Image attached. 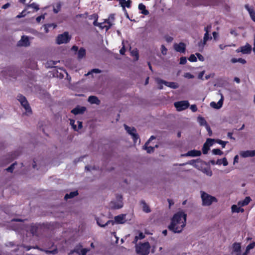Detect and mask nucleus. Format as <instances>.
I'll use <instances>...</instances> for the list:
<instances>
[{
    "mask_svg": "<svg viewBox=\"0 0 255 255\" xmlns=\"http://www.w3.org/2000/svg\"><path fill=\"white\" fill-rule=\"evenodd\" d=\"M37 227L34 226H31L30 228V232L33 235H36L37 233Z\"/></svg>",
    "mask_w": 255,
    "mask_h": 255,
    "instance_id": "nucleus-43",
    "label": "nucleus"
},
{
    "mask_svg": "<svg viewBox=\"0 0 255 255\" xmlns=\"http://www.w3.org/2000/svg\"><path fill=\"white\" fill-rule=\"evenodd\" d=\"M174 49L180 53H185L186 51V45L183 42H180L179 43H175L174 44Z\"/></svg>",
    "mask_w": 255,
    "mask_h": 255,
    "instance_id": "nucleus-9",
    "label": "nucleus"
},
{
    "mask_svg": "<svg viewBox=\"0 0 255 255\" xmlns=\"http://www.w3.org/2000/svg\"><path fill=\"white\" fill-rule=\"evenodd\" d=\"M238 61L239 62H240L243 64L246 63V60H245L244 59H243V58H239L238 59Z\"/></svg>",
    "mask_w": 255,
    "mask_h": 255,
    "instance_id": "nucleus-63",
    "label": "nucleus"
},
{
    "mask_svg": "<svg viewBox=\"0 0 255 255\" xmlns=\"http://www.w3.org/2000/svg\"><path fill=\"white\" fill-rule=\"evenodd\" d=\"M90 251L89 249L86 248L82 249L81 248L80 250V255H86L87 253Z\"/></svg>",
    "mask_w": 255,
    "mask_h": 255,
    "instance_id": "nucleus-45",
    "label": "nucleus"
},
{
    "mask_svg": "<svg viewBox=\"0 0 255 255\" xmlns=\"http://www.w3.org/2000/svg\"><path fill=\"white\" fill-rule=\"evenodd\" d=\"M101 72V70L99 69H93L91 70V72H89L88 73V75L90 74L91 73H100Z\"/></svg>",
    "mask_w": 255,
    "mask_h": 255,
    "instance_id": "nucleus-51",
    "label": "nucleus"
},
{
    "mask_svg": "<svg viewBox=\"0 0 255 255\" xmlns=\"http://www.w3.org/2000/svg\"><path fill=\"white\" fill-rule=\"evenodd\" d=\"M196 55L198 57V59L201 61H204V57L199 53H196Z\"/></svg>",
    "mask_w": 255,
    "mask_h": 255,
    "instance_id": "nucleus-55",
    "label": "nucleus"
},
{
    "mask_svg": "<svg viewBox=\"0 0 255 255\" xmlns=\"http://www.w3.org/2000/svg\"><path fill=\"white\" fill-rule=\"evenodd\" d=\"M188 60L190 62H196L197 57L195 56L194 54H191L188 58Z\"/></svg>",
    "mask_w": 255,
    "mask_h": 255,
    "instance_id": "nucleus-47",
    "label": "nucleus"
},
{
    "mask_svg": "<svg viewBox=\"0 0 255 255\" xmlns=\"http://www.w3.org/2000/svg\"><path fill=\"white\" fill-rule=\"evenodd\" d=\"M86 108L85 107H79L77 106L71 110V113L77 115L78 114H82L86 111Z\"/></svg>",
    "mask_w": 255,
    "mask_h": 255,
    "instance_id": "nucleus-17",
    "label": "nucleus"
},
{
    "mask_svg": "<svg viewBox=\"0 0 255 255\" xmlns=\"http://www.w3.org/2000/svg\"><path fill=\"white\" fill-rule=\"evenodd\" d=\"M161 53L163 54V55H166V53H167V49L165 47L164 45H161Z\"/></svg>",
    "mask_w": 255,
    "mask_h": 255,
    "instance_id": "nucleus-54",
    "label": "nucleus"
},
{
    "mask_svg": "<svg viewBox=\"0 0 255 255\" xmlns=\"http://www.w3.org/2000/svg\"><path fill=\"white\" fill-rule=\"evenodd\" d=\"M164 38L167 42H171L173 40V37L169 35H165Z\"/></svg>",
    "mask_w": 255,
    "mask_h": 255,
    "instance_id": "nucleus-53",
    "label": "nucleus"
},
{
    "mask_svg": "<svg viewBox=\"0 0 255 255\" xmlns=\"http://www.w3.org/2000/svg\"><path fill=\"white\" fill-rule=\"evenodd\" d=\"M211 27H212L211 25L209 24L207 26L205 27V28H204V30L205 31V33L204 34V36L203 37V42H204V44H206L207 41L209 39H212V37L211 36L210 37L209 34V31H210V29H211Z\"/></svg>",
    "mask_w": 255,
    "mask_h": 255,
    "instance_id": "nucleus-12",
    "label": "nucleus"
},
{
    "mask_svg": "<svg viewBox=\"0 0 255 255\" xmlns=\"http://www.w3.org/2000/svg\"><path fill=\"white\" fill-rule=\"evenodd\" d=\"M86 55V50L84 48H80L78 52V57L82 59Z\"/></svg>",
    "mask_w": 255,
    "mask_h": 255,
    "instance_id": "nucleus-27",
    "label": "nucleus"
},
{
    "mask_svg": "<svg viewBox=\"0 0 255 255\" xmlns=\"http://www.w3.org/2000/svg\"><path fill=\"white\" fill-rule=\"evenodd\" d=\"M246 7L248 9L252 19L255 22V11L252 9L249 8L248 5H246Z\"/></svg>",
    "mask_w": 255,
    "mask_h": 255,
    "instance_id": "nucleus-30",
    "label": "nucleus"
},
{
    "mask_svg": "<svg viewBox=\"0 0 255 255\" xmlns=\"http://www.w3.org/2000/svg\"><path fill=\"white\" fill-rule=\"evenodd\" d=\"M16 164L15 163H13L11 164L9 167H8L6 169V171L12 173L13 172V170L14 169V165Z\"/></svg>",
    "mask_w": 255,
    "mask_h": 255,
    "instance_id": "nucleus-48",
    "label": "nucleus"
},
{
    "mask_svg": "<svg viewBox=\"0 0 255 255\" xmlns=\"http://www.w3.org/2000/svg\"><path fill=\"white\" fill-rule=\"evenodd\" d=\"M75 120L73 119L70 120V124L71 125L73 129L75 131H78V129L76 125H75Z\"/></svg>",
    "mask_w": 255,
    "mask_h": 255,
    "instance_id": "nucleus-44",
    "label": "nucleus"
},
{
    "mask_svg": "<svg viewBox=\"0 0 255 255\" xmlns=\"http://www.w3.org/2000/svg\"><path fill=\"white\" fill-rule=\"evenodd\" d=\"M242 157H253L255 156V150L243 151L240 152Z\"/></svg>",
    "mask_w": 255,
    "mask_h": 255,
    "instance_id": "nucleus-16",
    "label": "nucleus"
},
{
    "mask_svg": "<svg viewBox=\"0 0 255 255\" xmlns=\"http://www.w3.org/2000/svg\"><path fill=\"white\" fill-rule=\"evenodd\" d=\"M206 129L208 132V134L209 136H211L212 135V130L210 127V126L208 125H206Z\"/></svg>",
    "mask_w": 255,
    "mask_h": 255,
    "instance_id": "nucleus-57",
    "label": "nucleus"
},
{
    "mask_svg": "<svg viewBox=\"0 0 255 255\" xmlns=\"http://www.w3.org/2000/svg\"><path fill=\"white\" fill-rule=\"evenodd\" d=\"M59 62V61L49 60L47 61L46 65L48 67H55L54 65Z\"/></svg>",
    "mask_w": 255,
    "mask_h": 255,
    "instance_id": "nucleus-35",
    "label": "nucleus"
},
{
    "mask_svg": "<svg viewBox=\"0 0 255 255\" xmlns=\"http://www.w3.org/2000/svg\"><path fill=\"white\" fill-rule=\"evenodd\" d=\"M144 149L146 150L147 153H151L153 152L154 150V147L151 146H148V144H146V143H145L144 145Z\"/></svg>",
    "mask_w": 255,
    "mask_h": 255,
    "instance_id": "nucleus-33",
    "label": "nucleus"
},
{
    "mask_svg": "<svg viewBox=\"0 0 255 255\" xmlns=\"http://www.w3.org/2000/svg\"><path fill=\"white\" fill-rule=\"evenodd\" d=\"M190 109L193 112H196L197 111V107L196 105H192L190 107Z\"/></svg>",
    "mask_w": 255,
    "mask_h": 255,
    "instance_id": "nucleus-58",
    "label": "nucleus"
},
{
    "mask_svg": "<svg viewBox=\"0 0 255 255\" xmlns=\"http://www.w3.org/2000/svg\"><path fill=\"white\" fill-rule=\"evenodd\" d=\"M186 62H187V59H186V58L185 57H181L180 58V62H179V63L180 64L184 65V64H186Z\"/></svg>",
    "mask_w": 255,
    "mask_h": 255,
    "instance_id": "nucleus-49",
    "label": "nucleus"
},
{
    "mask_svg": "<svg viewBox=\"0 0 255 255\" xmlns=\"http://www.w3.org/2000/svg\"><path fill=\"white\" fill-rule=\"evenodd\" d=\"M198 121L201 126L205 125L206 126V125H208L207 123V122L206 121L205 119L203 117H199Z\"/></svg>",
    "mask_w": 255,
    "mask_h": 255,
    "instance_id": "nucleus-41",
    "label": "nucleus"
},
{
    "mask_svg": "<svg viewBox=\"0 0 255 255\" xmlns=\"http://www.w3.org/2000/svg\"><path fill=\"white\" fill-rule=\"evenodd\" d=\"M223 104V96L221 95V98L219 100L217 103H216L215 102H212L210 103V105L212 107L216 109H220Z\"/></svg>",
    "mask_w": 255,
    "mask_h": 255,
    "instance_id": "nucleus-18",
    "label": "nucleus"
},
{
    "mask_svg": "<svg viewBox=\"0 0 255 255\" xmlns=\"http://www.w3.org/2000/svg\"><path fill=\"white\" fill-rule=\"evenodd\" d=\"M126 52V49L125 46H123V47L120 49V53L122 55L125 54Z\"/></svg>",
    "mask_w": 255,
    "mask_h": 255,
    "instance_id": "nucleus-61",
    "label": "nucleus"
},
{
    "mask_svg": "<svg viewBox=\"0 0 255 255\" xmlns=\"http://www.w3.org/2000/svg\"><path fill=\"white\" fill-rule=\"evenodd\" d=\"M131 54H132V56H134L135 57L136 60H137L138 59L139 55H138V51L137 50H135V51L133 50L131 52Z\"/></svg>",
    "mask_w": 255,
    "mask_h": 255,
    "instance_id": "nucleus-50",
    "label": "nucleus"
},
{
    "mask_svg": "<svg viewBox=\"0 0 255 255\" xmlns=\"http://www.w3.org/2000/svg\"><path fill=\"white\" fill-rule=\"evenodd\" d=\"M71 39V36L69 34V32L65 31L62 34H59L56 37V43L58 44L68 43Z\"/></svg>",
    "mask_w": 255,
    "mask_h": 255,
    "instance_id": "nucleus-6",
    "label": "nucleus"
},
{
    "mask_svg": "<svg viewBox=\"0 0 255 255\" xmlns=\"http://www.w3.org/2000/svg\"><path fill=\"white\" fill-rule=\"evenodd\" d=\"M201 198L203 205L204 206H209L211 205L214 201H217L215 197H213L204 192H202Z\"/></svg>",
    "mask_w": 255,
    "mask_h": 255,
    "instance_id": "nucleus-7",
    "label": "nucleus"
},
{
    "mask_svg": "<svg viewBox=\"0 0 255 255\" xmlns=\"http://www.w3.org/2000/svg\"><path fill=\"white\" fill-rule=\"evenodd\" d=\"M97 223L101 227H105L106 226H108L110 223H112V225H114V222L113 220H108L105 224H104L101 220L98 219L97 220Z\"/></svg>",
    "mask_w": 255,
    "mask_h": 255,
    "instance_id": "nucleus-21",
    "label": "nucleus"
},
{
    "mask_svg": "<svg viewBox=\"0 0 255 255\" xmlns=\"http://www.w3.org/2000/svg\"><path fill=\"white\" fill-rule=\"evenodd\" d=\"M124 127L127 132L132 136L134 143H136L138 140L140 143V139L139 135L136 133V129L134 128H130L126 124L124 125Z\"/></svg>",
    "mask_w": 255,
    "mask_h": 255,
    "instance_id": "nucleus-4",
    "label": "nucleus"
},
{
    "mask_svg": "<svg viewBox=\"0 0 255 255\" xmlns=\"http://www.w3.org/2000/svg\"><path fill=\"white\" fill-rule=\"evenodd\" d=\"M17 99L20 102L21 106L25 109L26 114H31L32 110L25 97L19 94L17 96Z\"/></svg>",
    "mask_w": 255,
    "mask_h": 255,
    "instance_id": "nucleus-3",
    "label": "nucleus"
},
{
    "mask_svg": "<svg viewBox=\"0 0 255 255\" xmlns=\"http://www.w3.org/2000/svg\"><path fill=\"white\" fill-rule=\"evenodd\" d=\"M138 9L141 10V13L145 15H147L149 14V12L148 10L146 9L145 5L143 3H140L138 4Z\"/></svg>",
    "mask_w": 255,
    "mask_h": 255,
    "instance_id": "nucleus-20",
    "label": "nucleus"
},
{
    "mask_svg": "<svg viewBox=\"0 0 255 255\" xmlns=\"http://www.w3.org/2000/svg\"><path fill=\"white\" fill-rule=\"evenodd\" d=\"M137 237L139 240H141V239H143V238H144L145 236L142 233L140 232L138 236H137Z\"/></svg>",
    "mask_w": 255,
    "mask_h": 255,
    "instance_id": "nucleus-62",
    "label": "nucleus"
},
{
    "mask_svg": "<svg viewBox=\"0 0 255 255\" xmlns=\"http://www.w3.org/2000/svg\"><path fill=\"white\" fill-rule=\"evenodd\" d=\"M155 137L153 135H152L150 136V137L149 138V139L146 142V144H148L149 142L152 140L153 139H155Z\"/></svg>",
    "mask_w": 255,
    "mask_h": 255,
    "instance_id": "nucleus-64",
    "label": "nucleus"
},
{
    "mask_svg": "<svg viewBox=\"0 0 255 255\" xmlns=\"http://www.w3.org/2000/svg\"><path fill=\"white\" fill-rule=\"evenodd\" d=\"M236 51L237 52H241L243 54H250L252 51V46L247 43L245 46H241L240 49H238Z\"/></svg>",
    "mask_w": 255,
    "mask_h": 255,
    "instance_id": "nucleus-10",
    "label": "nucleus"
},
{
    "mask_svg": "<svg viewBox=\"0 0 255 255\" xmlns=\"http://www.w3.org/2000/svg\"><path fill=\"white\" fill-rule=\"evenodd\" d=\"M210 149V147L209 146V145L208 144H207V143H206L205 142L204 143V145H203V148H202V152L204 154H207L208 151Z\"/></svg>",
    "mask_w": 255,
    "mask_h": 255,
    "instance_id": "nucleus-37",
    "label": "nucleus"
},
{
    "mask_svg": "<svg viewBox=\"0 0 255 255\" xmlns=\"http://www.w3.org/2000/svg\"><path fill=\"white\" fill-rule=\"evenodd\" d=\"M156 81L157 84L159 85L158 88L160 90L163 89V86L162 85V84H164L167 87L174 89H177L179 87L178 84L176 82H167L159 78H157L156 79Z\"/></svg>",
    "mask_w": 255,
    "mask_h": 255,
    "instance_id": "nucleus-5",
    "label": "nucleus"
},
{
    "mask_svg": "<svg viewBox=\"0 0 255 255\" xmlns=\"http://www.w3.org/2000/svg\"><path fill=\"white\" fill-rule=\"evenodd\" d=\"M52 26H53V28H55L56 25L53 23L52 24H47L46 25H45V32H48V28H49V27H51Z\"/></svg>",
    "mask_w": 255,
    "mask_h": 255,
    "instance_id": "nucleus-52",
    "label": "nucleus"
},
{
    "mask_svg": "<svg viewBox=\"0 0 255 255\" xmlns=\"http://www.w3.org/2000/svg\"><path fill=\"white\" fill-rule=\"evenodd\" d=\"M83 246L81 244H79V245L75 246L74 249L72 250H71L70 253H69V255H72L74 254V253H77L78 255H80V250L81 248H82Z\"/></svg>",
    "mask_w": 255,
    "mask_h": 255,
    "instance_id": "nucleus-22",
    "label": "nucleus"
},
{
    "mask_svg": "<svg viewBox=\"0 0 255 255\" xmlns=\"http://www.w3.org/2000/svg\"><path fill=\"white\" fill-rule=\"evenodd\" d=\"M216 142L222 145V148H225L228 141H225L219 139H216Z\"/></svg>",
    "mask_w": 255,
    "mask_h": 255,
    "instance_id": "nucleus-38",
    "label": "nucleus"
},
{
    "mask_svg": "<svg viewBox=\"0 0 255 255\" xmlns=\"http://www.w3.org/2000/svg\"><path fill=\"white\" fill-rule=\"evenodd\" d=\"M212 153L215 155H222L223 154V151H222L219 148H215L213 149L212 150Z\"/></svg>",
    "mask_w": 255,
    "mask_h": 255,
    "instance_id": "nucleus-39",
    "label": "nucleus"
},
{
    "mask_svg": "<svg viewBox=\"0 0 255 255\" xmlns=\"http://www.w3.org/2000/svg\"><path fill=\"white\" fill-rule=\"evenodd\" d=\"M216 164L218 165H221L223 164L224 166H227L228 164V162L227 158L226 157H224L222 159H218L216 162Z\"/></svg>",
    "mask_w": 255,
    "mask_h": 255,
    "instance_id": "nucleus-29",
    "label": "nucleus"
},
{
    "mask_svg": "<svg viewBox=\"0 0 255 255\" xmlns=\"http://www.w3.org/2000/svg\"><path fill=\"white\" fill-rule=\"evenodd\" d=\"M140 204L142 205V210L144 212L148 213L151 212L149 207L147 205L145 201L141 200Z\"/></svg>",
    "mask_w": 255,
    "mask_h": 255,
    "instance_id": "nucleus-23",
    "label": "nucleus"
},
{
    "mask_svg": "<svg viewBox=\"0 0 255 255\" xmlns=\"http://www.w3.org/2000/svg\"><path fill=\"white\" fill-rule=\"evenodd\" d=\"M32 249H38V250H40L41 251H44L47 254H55L57 253V250L56 249H54L52 251H49V250H42L41 249H40L38 246H35L34 247H32Z\"/></svg>",
    "mask_w": 255,
    "mask_h": 255,
    "instance_id": "nucleus-25",
    "label": "nucleus"
},
{
    "mask_svg": "<svg viewBox=\"0 0 255 255\" xmlns=\"http://www.w3.org/2000/svg\"><path fill=\"white\" fill-rule=\"evenodd\" d=\"M17 45L22 46H28L30 45L29 38L27 36H22L21 39L18 42Z\"/></svg>",
    "mask_w": 255,
    "mask_h": 255,
    "instance_id": "nucleus-14",
    "label": "nucleus"
},
{
    "mask_svg": "<svg viewBox=\"0 0 255 255\" xmlns=\"http://www.w3.org/2000/svg\"><path fill=\"white\" fill-rule=\"evenodd\" d=\"M174 106L178 111L184 110L188 108L189 103L187 101H182L174 103Z\"/></svg>",
    "mask_w": 255,
    "mask_h": 255,
    "instance_id": "nucleus-8",
    "label": "nucleus"
},
{
    "mask_svg": "<svg viewBox=\"0 0 255 255\" xmlns=\"http://www.w3.org/2000/svg\"><path fill=\"white\" fill-rule=\"evenodd\" d=\"M13 70V71H14L13 68L12 67H9L8 68V72L9 73L8 74V76L9 77H12V78H16V75H14V74H13L12 73H11L12 72V71Z\"/></svg>",
    "mask_w": 255,
    "mask_h": 255,
    "instance_id": "nucleus-46",
    "label": "nucleus"
},
{
    "mask_svg": "<svg viewBox=\"0 0 255 255\" xmlns=\"http://www.w3.org/2000/svg\"><path fill=\"white\" fill-rule=\"evenodd\" d=\"M232 212L233 213H239L240 211L241 212H243L244 211V209H242L241 210V208L240 207H238L237 205H233L232 206Z\"/></svg>",
    "mask_w": 255,
    "mask_h": 255,
    "instance_id": "nucleus-32",
    "label": "nucleus"
},
{
    "mask_svg": "<svg viewBox=\"0 0 255 255\" xmlns=\"http://www.w3.org/2000/svg\"><path fill=\"white\" fill-rule=\"evenodd\" d=\"M251 199L250 197H246L245 199L239 202V205L242 206H245L249 204L250 202Z\"/></svg>",
    "mask_w": 255,
    "mask_h": 255,
    "instance_id": "nucleus-26",
    "label": "nucleus"
},
{
    "mask_svg": "<svg viewBox=\"0 0 255 255\" xmlns=\"http://www.w3.org/2000/svg\"><path fill=\"white\" fill-rule=\"evenodd\" d=\"M150 249V246L148 242L136 246V252L139 255H148Z\"/></svg>",
    "mask_w": 255,
    "mask_h": 255,
    "instance_id": "nucleus-2",
    "label": "nucleus"
},
{
    "mask_svg": "<svg viewBox=\"0 0 255 255\" xmlns=\"http://www.w3.org/2000/svg\"><path fill=\"white\" fill-rule=\"evenodd\" d=\"M230 33L232 35H234L235 36L238 35L237 31L235 29H232L230 30Z\"/></svg>",
    "mask_w": 255,
    "mask_h": 255,
    "instance_id": "nucleus-60",
    "label": "nucleus"
},
{
    "mask_svg": "<svg viewBox=\"0 0 255 255\" xmlns=\"http://www.w3.org/2000/svg\"><path fill=\"white\" fill-rule=\"evenodd\" d=\"M88 101L92 104H95L98 105H100L101 103L100 100L96 96H89Z\"/></svg>",
    "mask_w": 255,
    "mask_h": 255,
    "instance_id": "nucleus-19",
    "label": "nucleus"
},
{
    "mask_svg": "<svg viewBox=\"0 0 255 255\" xmlns=\"http://www.w3.org/2000/svg\"><path fill=\"white\" fill-rule=\"evenodd\" d=\"M201 155V152L200 150H191L190 151H188L186 153L183 154L182 156H199Z\"/></svg>",
    "mask_w": 255,
    "mask_h": 255,
    "instance_id": "nucleus-15",
    "label": "nucleus"
},
{
    "mask_svg": "<svg viewBox=\"0 0 255 255\" xmlns=\"http://www.w3.org/2000/svg\"><path fill=\"white\" fill-rule=\"evenodd\" d=\"M61 3L60 2H57L53 8V12L55 13H57L61 10Z\"/></svg>",
    "mask_w": 255,
    "mask_h": 255,
    "instance_id": "nucleus-31",
    "label": "nucleus"
},
{
    "mask_svg": "<svg viewBox=\"0 0 255 255\" xmlns=\"http://www.w3.org/2000/svg\"><path fill=\"white\" fill-rule=\"evenodd\" d=\"M28 7L34 8L35 10V11H37L39 9V5L34 2L28 4Z\"/></svg>",
    "mask_w": 255,
    "mask_h": 255,
    "instance_id": "nucleus-42",
    "label": "nucleus"
},
{
    "mask_svg": "<svg viewBox=\"0 0 255 255\" xmlns=\"http://www.w3.org/2000/svg\"><path fill=\"white\" fill-rule=\"evenodd\" d=\"M214 142H216L215 139L212 138H207L205 143H207V144H208L209 147H210L214 144Z\"/></svg>",
    "mask_w": 255,
    "mask_h": 255,
    "instance_id": "nucleus-40",
    "label": "nucleus"
},
{
    "mask_svg": "<svg viewBox=\"0 0 255 255\" xmlns=\"http://www.w3.org/2000/svg\"><path fill=\"white\" fill-rule=\"evenodd\" d=\"M241 244L239 243H235L233 244V249L235 252H240L241 251Z\"/></svg>",
    "mask_w": 255,
    "mask_h": 255,
    "instance_id": "nucleus-28",
    "label": "nucleus"
},
{
    "mask_svg": "<svg viewBox=\"0 0 255 255\" xmlns=\"http://www.w3.org/2000/svg\"><path fill=\"white\" fill-rule=\"evenodd\" d=\"M255 247V242H253L248 245L246 248V252L247 254L251 250Z\"/></svg>",
    "mask_w": 255,
    "mask_h": 255,
    "instance_id": "nucleus-36",
    "label": "nucleus"
},
{
    "mask_svg": "<svg viewBox=\"0 0 255 255\" xmlns=\"http://www.w3.org/2000/svg\"><path fill=\"white\" fill-rule=\"evenodd\" d=\"M187 215L183 211H179L174 215L171 219L168 229L174 233L182 232L186 224Z\"/></svg>",
    "mask_w": 255,
    "mask_h": 255,
    "instance_id": "nucleus-1",
    "label": "nucleus"
},
{
    "mask_svg": "<svg viewBox=\"0 0 255 255\" xmlns=\"http://www.w3.org/2000/svg\"><path fill=\"white\" fill-rule=\"evenodd\" d=\"M42 19H44V15H41L37 16L36 18V20L37 22H40Z\"/></svg>",
    "mask_w": 255,
    "mask_h": 255,
    "instance_id": "nucleus-59",
    "label": "nucleus"
},
{
    "mask_svg": "<svg viewBox=\"0 0 255 255\" xmlns=\"http://www.w3.org/2000/svg\"><path fill=\"white\" fill-rule=\"evenodd\" d=\"M200 162H201V160L199 159H198L197 160H191L189 161L188 163L196 167L198 166L197 164Z\"/></svg>",
    "mask_w": 255,
    "mask_h": 255,
    "instance_id": "nucleus-34",
    "label": "nucleus"
},
{
    "mask_svg": "<svg viewBox=\"0 0 255 255\" xmlns=\"http://www.w3.org/2000/svg\"><path fill=\"white\" fill-rule=\"evenodd\" d=\"M95 18H96V19L94 21L93 24L95 26H100V27H102V26L101 25L102 24L101 23H98V22H97L98 17L97 16V15L95 16Z\"/></svg>",
    "mask_w": 255,
    "mask_h": 255,
    "instance_id": "nucleus-56",
    "label": "nucleus"
},
{
    "mask_svg": "<svg viewBox=\"0 0 255 255\" xmlns=\"http://www.w3.org/2000/svg\"><path fill=\"white\" fill-rule=\"evenodd\" d=\"M119 2V4L122 7L123 10H125L126 7L130 8L131 6L132 1L131 0H117Z\"/></svg>",
    "mask_w": 255,
    "mask_h": 255,
    "instance_id": "nucleus-11",
    "label": "nucleus"
},
{
    "mask_svg": "<svg viewBox=\"0 0 255 255\" xmlns=\"http://www.w3.org/2000/svg\"><path fill=\"white\" fill-rule=\"evenodd\" d=\"M78 195L77 191L71 192L69 194H66L65 195L64 199L67 200L68 199H71Z\"/></svg>",
    "mask_w": 255,
    "mask_h": 255,
    "instance_id": "nucleus-24",
    "label": "nucleus"
},
{
    "mask_svg": "<svg viewBox=\"0 0 255 255\" xmlns=\"http://www.w3.org/2000/svg\"><path fill=\"white\" fill-rule=\"evenodd\" d=\"M126 214H120L115 216L114 218V223H116L117 224H124L126 222Z\"/></svg>",
    "mask_w": 255,
    "mask_h": 255,
    "instance_id": "nucleus-13",
    "label": "nucleus"
}]
</instances>
